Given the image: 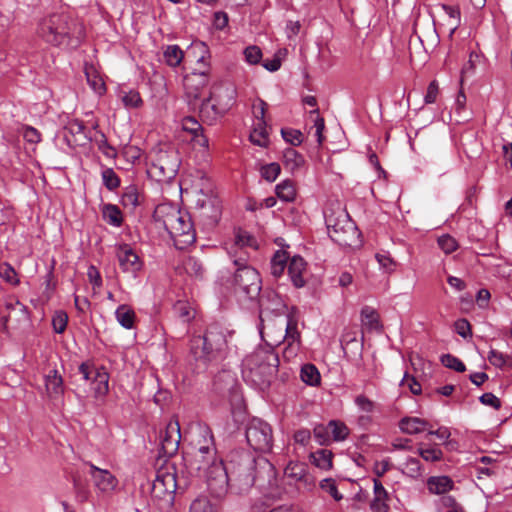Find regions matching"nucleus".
<instances>
[{
    "label": "nucleus",
    "mask_w": 512,
    "mask_h": 512,
    "mask_svg": "<svg viewBox=\"0 0 512 512\" xmlns=\"http://www.w3.org/2000/svg\"><path fill=\"white\" fill-rule=\"evenodd\" d=\"M37 33L45 42L54 46L67 45L77 48L85 36L83 24L66 14H52L44 18Z\"/></svg>",
    "instance_id": "nucleus-1"
},
{
    "label": "nucleus",
    "mask_w": 512,
    "mask_h": 512,
    "mask_svg": "<svg viewBox=\"0 0 512 512\" xmlns=\"http://www.w3.org/2000/svg\"><path fill=\"white\" fill-rule=\"evenodd\" d=\"M153 219L168 232L177 249H184L195 242L196 232L188 213L171 204H159Z\"/></svg>",
    "instance_id": "nucleus-2"
},
{
    "label": "nucleus",
    "mask_w": 512,
    "mask_h": 512,
    "mask_svg": "<svg viewBox=\"0 0 512 512\" xmlns=\"http://www.w3.org/2000/svg\"><path fill=\"white\" fill-rule=\"evenodd\" d=\"M227 339L224 328L217 324H210L203 336L191 339L190 352L196 361L203 363L218 362L225 358Z\"/></svg>",
    "instance_id": "nucleus-3"
},
{
    "label": "nucleus",
    "mask_w": 512,
    "mask_h": 512,
    "mask_svg": "<svg viewBox=\"0 0 512 512\" xmlns=\"http://www.w3.org/2000/svg\"><path fill=\"white\" fill-rule=\"evenodd\" d=\"M249 377L260 388L270 385L279 367V357L271 346L260 347L247 359Z\"/></svg>",
    "instance_id": "nucleus-4"
},
{
    "label": "nucleus",
    "mask_w": 512,
    "mask_h": 512,
    "mask_svg": "<svg viewBox=\"0 0 512 512\" xmlns=\"http://www.w3.org/2000/svg\"><path fill=\"white\" fill-rule=\"evenodd\" d=\"M329 237L343 247H358L361 244L360 233L348 213L340 211L325 216Z\"/></svg>",
    "instance_id": "nucleus-5"
},
{
    "label": "nucleus",
    "mask_w": 512,
    "mask_h": 512,
    "mask_svg": "<svg viewBox=\"0 0 512 512\" xmlns=\"http://www.w3.org/2000/svg\"><path fill=\"white\" fill-rule=\"evenodd\" d=\"M246 440L249 446L259 452H269L272 448V429L261 419H252L246 427Z\"/></svg>",
    "instance_id": "nucleus-6"
},
{
    "label": "nucleus",
    "mask_w": 512,
    "mask_h": 512,
    "mask_svg": "<svg viewBox=\"0 0 512 512\" xmlns=\"http://www.w3.org/2000/svg\"><path fill=\"white\" fill-rule=\"evenodd\" d=\"M233 284L235 292L243 293L248 299H256L261 292V278L258 271L250 266L237 268Z\"/></svg>",
    "instance_id": "nucleus-7"
},
{
    "label": "nucleus",
    "mask_w": 512,
    "mask_h": 512,
    "mask_svg": "<svg viewBox=\"0 0 512 512\" xmlns=\"http://www.w3.org/2000/svg\"><path fill=\"white\" fill-rule=\"evenodd\" d=\"M213 391L227 399L233 407H238L243 402L240 386L231 371H221L214 377Z\"/></svg>",
    "instance_id": "nucleus-8"
},
{
    "label": "nucleus",
    "mask_w": 512,
    "mask_h": 512,
    "mask_svg": "<svg viewBox=\"0 0 512 512\" xmlns=\"http://www.w3.org/2000/svg\"><path fill=\"white\" fill-rule=\"evenodd\" d=\"M223 92L224 96L227 97V101L224 103H211L212 94L208 98L203 99L199 111L203 122L210 125L213 124L235 104L236 90L233 87H226Z\"/></svg>",
    "instance_id": "nucleus-9"
},
{
    "label": "nucleus",
    "mask_w": 512,
    "mask_h": 512,
    "mask_svg": "<svg viewBox=\"0 0 512 512\" xmlns=\"http://www.w3.org/2000/svg\"><path fill=\"white\" fill-rule=\"evenodd\" d=\"M178 487L176 474L170 472H158L151 486V496L155 499L172 503Z\"/></svg>",
    "instance_id": "nucleus-10"
},
{
    "label": "nucleus",
    "mask_w": 512,
    "mask_h": 512,
    "mask_svg": "<svg viewBox=\"0 0 512 512\" xmlns=\"http://www.w3.org/2000/svg\"><path fill=\"white\" fill-rule=\"evenodd\" d=\"M292 311L287 316V322L285 324L282 323L280 327V335L279 338H283L287 341L288 345L284 350V357H291L296 355L299 346H300V332L298 331L297 325L298 320L293 315L292 312H294L296 309L292 307Z\"/></svg>",
    "instance_id": "nucleus-11"
},
{
    "label": "nucleus",
    "mask_w": 512,
    "mask_h": 512,
    "mask_svg": "<svg viewBox=\"0 0 512 512\" xmlns=\"http://www.w3.org/2000/svg\"><path fill=\"white\" fill-rule=\"evenodd\" d=\"M207 486L212 495L217 498L222 497L227 492L229 482L228 473L222 462L213 466V468L205 473Z\"/></svg>",
    "instance_id": "nucleus-12"
},
{
    "label": "nucleus",
    "mask_w": 512,
    "mask_h": 512,
    "mask_svg": "<svg viewBox=\"0 0 512 512\" xmlns=\"http://www.w3.org/2000/svg\"><path fill=\"white\" fill-rule=\"evenodd\" d=\"M161 449L165 456H173L179 448L181 433L178 421H170L159 435Z\"/></svg>",
    "instance_id": "nucleus-13"
},
{
    "label": "nucleus",
    "mask_w": 512,
    "mask_h": 512,
    "mask_svg": "<svg viewBox=\"0 0 512 512\" xmlns=\"http://www.w3.org/2000/svg\"><path fill=\"white\" fill-rule=\"evenodd\" d=\"M257 298L259 302L260 321L262 326V328L260 329V333L263 336L264 313L273 312L276 314H281L282 310L286 308V306L283 303L281 297L274 290H265L263 294L259 295Z\"/></svg>",
    "instance_id": "nucleus-14"
},
{
    "label": "nucleus",
    "mask_w": 512,
    "mask_h": 512,
    "mask_svg": "<svg viewBox=\"0 0 512 512\" xmlns=\"http://www.w3.org/2000/svg\"><path fill=\"white\" fill-rule=\"evenodd\" d=\"M116 256L123 272L131 273L135 276L136 273L141 270L142 262L130 245H119L117 247Z\"/></svg>",
    "instance_id": "nucleus-15"
},
{
    "label": "nucleus",
    "mask_w": 512,
    "mask_h": 512,
    "mask_svg": "<svg viewBox=\"0 0 512 512\" xmlns=\"http://www.w3.org/2000/svg\"><path fill=\"white\" fill-rule=\"evenodd\" d=\"M199 437L203 438V446H200V440H192L190 443V449L185 452V455L201 456V454H208V457H214L216 455V449L214 445L213 435L208 427L199 428Z\"/></svg>",
    "instance_id": "nucleus-16"
},
{
    "label": "nucleus",
    "mask_w": 512,
    "mask_h": 512,
    "mask_svg": "<svg viewBox=\"0 0 512 512\" xmlns=\"http://www.w3.org/2000/svg\"><path fill=\"white\" fill-rule=\"evenodd\" d=\"M208 84L206 70L195 69L190 75L184 78V88L189 99L197 100L200 97L201 90Z\"/></svg>",
    "instance_id": "nucleus-17"
},
{
    "label": "nucleus",
    "mask_w": 512,
    "mask_h": 512,
    "mask_svg": "<svg viewBox=\"0 0 512 512\" xmlns=\"http://www.w3.org/2000/svg\"><path fill=\"white\" fill-rule=\"evenodd\" d=\"M85 130L83 122L70 121L63 129V137L67 145L70 147L85 145L91 139Z\"/></svg>",
    "instance_id": "nucleus-18"
},
{
    "label": "nucleus",
    "mask_w": 512,
    "mask_h": 512,
    "mask_svg": "<svg viewBox=\"0 0 512 512\" xmlns=\"http://www.w3.org/2000/svg\"><path fill=\"white\" fill-rule=\"evenodd\" d=\"M154 167L158 168L167 179L173 178L179 167L177 153L175 151L161 152Z\"/></svg>",
    "instance_id": "nucleus-19"
},
{
    "label": "nucleus",
    "mask_w": 512,
    "mask_h": 512,
    "mask_svg": "<svg viewBox=\"0 0 512 512\" xmlns=\"http://www.w3.org/2000/svg\"><path fill=\"white\" fill-rule=\"evenodd\" d=\"M89 466L90 475L99 490L106 492L116 487L117 479L108 470L100 469L91 463Z\"/></svg>",
    "instance_id": "nucleus-20"
},
{
    "label": "nucleus",
    "mask_w": 512,
    "mask_h": 512,
    "mask_svg": "<svg viewBox=\"0 0 512 512\" xmlns=\"http://www.w3.org/2000/svg\"><path fill=\"white\" fill-rule=\"evenodd\" d=\"M200 205V217L206 219V223L215 226L221 215V210L217 198L208 197L206 200H198Z\"/></svg>",
    "instance_id": "nucleus-21"
},
{
    "label": "nucleus",
    "mask_w": 512,
    "mask_h": 512,
    "mask_svg": "<svg viewBox=\"0 0 512 512\" xmlns=\"http://www.w3.org/2000/svg\"><path fill=\"white\" fill-rule=\"evenodd\" d=\"M45 388L50 399H59L64 394V383L62 376L57 370H50L45 375Z\"/></svg>",
    "instance_id": "nucleus-22"
},
{
    "label": "nucleus",
    "mask_w": 512,
    "mask_h": 512,
    "mask_svg": "<svg viewBox=\"0 0 512 512\" xmlns=\"http://www.w3.org/2000/svg\"><path fill=\"white\" fill-rule=\"evenodd\" d=\"M254 464V461H248L247 464L240 465L238 472L233 478V480L237 482L243 490L251 488L257 480Z\"/></svg>",
    "instance_id": "nucleus-23"
},
{
    "label": "nucleus",
    "mask_w": 512,
    "mask_h": 512,
    "mask_svg": "<svg viewBox=\"0 0 512 512\" xmlns=\"http://www.w3.org/2000/svg\"><path fill=\"white\" fill-rule=\"evenodd\" d=\"M184 461L187 467L190 469V472H208L210 471L214 465L219 464L216 460V455L214 457H208V454H201V456L184 455Z\"/></svg>",
    "instance_id": "nucleus-24"
},
{
    "label": "nucleus",
    "mask_w": 512,
    "mask_h": 512,
    "mask_svg": "<svg viewBox=\"0 0 512 512\" xmlns=\"http://www.w3.org/2000/svg\"><path fill=\"white\" fill-rule=\"evenodd\" d=\"M305 271L306 262L304 259L298 255L293 256L288 264V274L296 288H301L305 285L306 281L303 277Z\"/></svg>",
    "instance_id": "nucleus-25"
},
{
    "label": "nucleus",
    "mask_w": 512,
    "mask_h": 512,
    "mask_svg": "<svg viewBox=\"0 0 512 512\" xmlns=\"http://www.w3.org/2000/svg\"><path fill=\"white\" fill-rule=\"evenodd\" d=\"M431 428L429 422L418 417H404L399 421V428L403 433L415 435Z\"/></svg>",
    "instance_id": "nucleus-26"
},
{
    "label": "nucleus",
    "mask_w": 512,
    "mask_h": 512,
    "mask_svg": "<svg viewBox=\"0 0 512 512\" xmlns=\"http://www.w3.org/2000/svg\"><path fill=\"white\" fill-rule=\"evenodd\" d=\"M454 482L449 476H431L427 479V488L432 494H444L452 490Z\"/></svg>",
    "instance_id": "nucleus-27"
},
{
    "label": "nucleus",
    "mask_w": 512,
    "mask_h": 512,
    "mask_svg": "<svg viewBox=\"0 0 512 512\" xmlns=\"http://www.w3.org/2000/svg\"><path fill=\"white\" fill-rule=\"evenodd\" d=\"M85 75L90 87L99 95L106 91L105 83L93 65L85 66Z\"/></svg>",
    "instance_id": "nucleus-28"
},
{
    "label": "nucleus",
    "mask_w": 512,
    "mask_h": 512,
    "mask_svg": "<svg viewBox=\"0 0 512 512\" xmlns=\"http://www.w3.org/2000/svg\"><path fill=\"white\" fill-rule=\"evenodd\" d=\"M182 268L190 276L202 278L204 267L199 259L194 256H187L182 261Z\"/></svg>",
    "instance_id": "nucleus-29"
},
{
    "label": "nucleus",
    "mask_w": 512,
    "mask_h": 512,
    "mask_svg": "<svg viewBox=\"0 0 512 512\" xmlns=\"http://www.w3.org/2000/svg\"><path fill=\"white\" fill-rule=\"evenodd\" d=\"M277 197L285 202H293L296 197V189L291 180H284L275 187Z\"/></svg>",
    "instance_id": "nucleus-30"
},
{
    "label": "nucleus",
    "mask_w": 512,
    "mask_h": 512,
    "mask_svg": "<svg viewBox=\"0 0 512 512\" xmlns=\"http://www.w3.org/2000/svg\"><path fill=\"white\" fill-rule=\"evenodd\" d=\"M117 321L126 329H131L134 326L135 312L128 305H120L115 312Z\"/></svg>",
    "instance_id": "nucleus-31"
},
{
    "label": "nucleus",
    "mask_w": 512,
    "mask_h": 512,
    "mask_svg": "<svg viewBox=\"0 0 512 512\" xmlns=\"http://www.w3.org/2000/svg\"><path fill=\"white\" fill-rule=\"evenodd\" d=\"M288 258H289V256H288L287 252L282 251V250L276 251V253L272 257V259H271V274L275 278L280 277L284 273Z\"/></svg>",
    "instance_id": "nucleus-32"
},
{
    "label": "nucleus",
    "mask_w": 512,
    "mask_h": 512,
    "mask_svg": "<svg viewBox=\"0 0 512 512\" xmlns=\"http://www.w3.org/2000/svg\"><path fill=\"white\" fill-rule=\"evenodd\" d=\"M103 218L111 225L119 227L123 222V217L118 206L105 204L102 208Z\"/></svg>",
    "instance_id": "nucleus-33"
},
{
    "label": "nucleus",
    "mask_w": 512,
    "mask_h": 512,
    "mask_svg": "<svg viewBox=\"0 0 512 512\" xmlns=\"http://www.w3.org/2000/svg\"><path fill=\"white\" fill-rule=\"evenodd\" d=\"M164 60L167 65L176 67L184 58V53L178 45H169L164 51Z\"/></svg>",
    "instance_id": "nucleus-34"
},
{
    "label": "nucleus",
    "mask_w": 512,
    "mask_h": 512,
    "mask_svg": "<svg viewBox=\"0 0 512 512\" xmlns=\"http://www.w3.org/2000/svg\"><path fill=\"white\" fill-rule=\"evenodd\" d=\"M108 381L109 375L106 370L101 367L99 372L96 373V376L93 378L92 382L96 396H103L108 392Z\"/></svg>",
    "instance_id": "nucleus-35"
},
{
    "label": "nucleus",
    "mask_w": 512,
    "mask_h": 512,
    "mask_svg": "<svg viewBox=\"0 0 512 512\" xmlns=\"http://www.w3.org/2000/svg\"><path fill=\"white\" fill-rule=\"evenodd\" d=\"M300 376L302 381L310 386L318 385L321 380L320 373L313 364L303 365Z\"/></svg>",
    "instance_id": "nucleus-36"
},
{
    "label": "nucleus",
    "mask_w": 512,
    "mask_h": 512,
    "mask_svg": "<svg viewBox=\"0 0 512 512\" xmlns=\"http://www.w3.org/2000/svg\"><path fill=\"white\" fill-rule=\"evenodd\" d=\"M283 162L290 170H295L304 163V158L295 149L287 148L283 154Z\"/></svg>",
    "instance_id": "nucleus-37"
},
{
    "label": "nucleus",
    "mask_w": 512,
    "mask_h": 512,
    "mask_svg": "<svg viewBox=\"0 0 512 512\" xmlns=\"http://www.w3.org/2000/svg\"><path fill=\"white\" fill-rule=\"evenodd\" d=\"M121 203L125 208L134 210L139 205V195L136 186H128L121 198Z\"/></svg>",
    "instance_id": "nucleus-38"
},
{
    "label": "nucleus",
    "mask_w": 512,
    "mask_h": 512,
    "mask_svg": "<svg viewBox=\"0 0 512 512\" xmlns=\"http://www.w3.org/2000/svg\"><path fill=\"white\" fill-rule=\"evenodd\" d=\"M487 359L497 368H503L504 366L512 368V356L503 354L495 349L489 351Z\"/></svg>",
    "instance_id": "nucleus-39"
},
{
    "label": "nucleus",
    "mask_w": 512,
    "mask_h": 512,
    "mask_svg": "<svg viewBox=\"0 0 512 512\" xmlns=\"http://www.w3.org/2000/svg\"><path fill=\"white\" fill-rule=\"evenodd\" d=\"M327 426L334 441H343L349 435L348 427L341 421L331 420Z\"/></svg>",
    "instance_id": "nucleus-40"
},
{
    "label": "nucleus",
    "mask_w": 512,
    "mask_h": 512,
    "mask_svg": "<svg viewBox=\"0 0 512 512\" xmlns=\"http://www.w3.org/2000/svg\"><path fill=\"white\" fill-rule=\"evenodd\" d=\"M190 512H217V508L206 496H200L191 503Z\"/></svg>",
    "instance_id": "nucleus-41"
},
{
    "label": "nucleus",
    "mask_w": 512,
    "mask_h": 512,
    "mask_svg": "<svg viewBox=\"0 0 512 512\" xmlns=\"http://www.w3.org/2000/svg\"><path fill=\"white\" fill-rule=\"evenodd\" d=\"M312 456L314 458L315 465L319 468L330 469L332 467L333 454L331 451L321 449L316 451Z\"/></svg>",
    "instance_id": "nucleus-42"
},
{
    "label": "nucleus",
    "mask_w": 512,
    "mask_h": 512,
    "mask_svg": "<svg viewBox=\"0 0 512 512\" xmlns=\"http://www.w3.org/2000/svg\"><path fill=\"white\" fill-rule=\"evenodd\" d=\"M192 50L199 51L200 53V56L197 59V64L199 65L198 69L206 70L208 74L209 64L207 62V59L210 57L208 47L203 42H199L193 45Z\"/></svg>",
    "instance_id": "nucleus-43"
},
{
    "label": "nucleus",
    "mask_w": 512,
    "mask_h": 512,
    "mask_svg": "<svg viewBox=\"0 0 512 512\" xmlns=\"http://www.w3.org/2000/svg\"><path fill=\"white\" fill-rule=\"evenodd\" d=\"M102 179L104 186L110 191L120 186V178L112 168H106L102 171Z\"/></svg>",
    "instance_id": "nucleus-44"
},
{
    "label": "nucleus",
    "mask_w": 512,
    "mask_h": 512,
    "mask_svg": "<svg viewBox=\"0 0 512 512\" xmlns=\"http://www.w3.org/2000/svg\"><path fill=\"white\" fill-rule=\"evenodd\" d=\"M310 114L316 116L314 119L315 136H316L318 145L321 146L325 140V137L323 135V131L325 129L324 118L319 115L318 108H315L312 111H310Z\"/></svg>",
    "instance_id": "nucleus-45"
},
{
    "label": "nucleus",
    "mask_w": 512,
    "mask_h": 512,
    "mask_svg": "<svg viewBox=\"0 0 512 512\" xmlns=\"http://www.w3.org/2000/svg\"><path fill=\"white\" fill-rule=\"evenodd\" d=\"M417 452L427 462H438L443 459V452L438 448H423L420 444Z\"/></svg>",
    "instance_id": "nucleus-46"
},
{
    "label": "nucleus",
    "mask_w": 512,
    "mask_h": 512,
    "mask_svg": "<svg viewBox=\"0 0 512 512\" xmlns=\"http://www.w3.org/2000/svg\"><path fill=\"white\" fill-rule=\"evenodd\" d=\"M441 363L452 370L457 372H464L466 370L465 364L457 357L451 354H444L441 356Z\"/></svg>",
    "instance_id": "nucleus-47"
},
{
    "label": "nucleus",
    "mask_w": 512,
    "mask_h": 512,
    "mask_svg": "<svg viewBox=\"0 0 512 512\" xmlns=\"http://www.w3.org/2000/svg\"><path fill=\"white\" fill-rule=\"evenodd\" d=\"M358 334L359 329L357 326L345 328L340 339L342 348L345 349L348 345L356 343Z\"/></svg>",
    "instance_id": "nucleus-48"
},
{
    "label": "nucleus",
    "mask_w": 512,
    "mask_h": 512,
    "mask_svg": "<svg viewBox=\"0 0 512 512\" xmlns=\"http://www.w3.org/2000/svg\"><path fill=\"white\" fill-rule=\"evenodd\" d=\"M99 138H96L95 141L98 145L99 150L107 157L115 158L117 153L114 147H112L105 136L104 133L98 132Z\"/></svg>",
    "instance_id": "nucleus-49"
},
{
    "label": "nucleus",
    "mask_w": 512,
    "mask_h": 512,
    "mask_svg": "<svg viewBox=\"0 0 512 512\" xmlns=\"http://www.w3.org/2000/svg\"><path fill=\"white\" fill-rule=\"evenodd\" d=\"M0 277L10 284H19L15 269L8 263L0 264Z\"/></svg>",
    "instance_id": "nucleus-50"
},
{
    "label": "nucleus",
    "mask_w": 512,
    "mask_h": 512,
    "mask_svg": "<svg viewBox=\"0 0 512 512\" xmlns=\"http://www.w3.org/2000/svg\"><path fill=\"white\" fill-rule=\"evenodd\" d=\"M280 171H281V168L278 163H270V164L264 165L261 168V175L265 180H267L269 182H273L276 180V178L280 174Z\"/></svg>",
    "instance_id": "nucleus-51"
},
{
    "label": "nucleus",
    "mask_w": 512,
    "mask_h": 512,
    "mask_svg": "<svg viewBox=\"0 0 512 512\" xmlns=\"http://www.w3.org/2000/svg\"><path fill=\"white\" fill-rule=\"evenodd\" d=\"M438 245L446 254H450L458 248L456 239L448 234L438 238Z\"/></svg>",
    "instance_id": "nucleus-52"
},
{
    "label": "nucleus",
    "mask_w": 512,
    "mask_h": 512,
    "mask_svg": "<svg viewBox=\"0 0 512 512\" xmlns=\"http://www.w3.org/2000/svg\"><path fill=\"white\" fill-rule=\"evenodd\" d=\"M282 137L293 146H299L303 141V135L299 130L295 129H282Z\"/></svg>",
    "instance_id": "nucleus-53"
},
{
    "label": "nucleus",
    "mask_w": 512,
    "mask_h": 512,
    "mask_svg": "<svg viewBox=\"0 0 512 512\" xmlns=\"http://www.w3.org/2000/svg\"><path fill=\"white\" fill-rule=\"evenodd\" d=\"M407 474L412 478H418L422 475V465L419 459L410 457L405 463Z\"/></svg>",
    "instance_id": "nucleus-54"
},
{
    "label": "nucleus",
    "mask_w": 512,
    "mask_h": 512,
    "mask_svg": "<svg viewBox=\"0 0 512 512\" xmlns=\"http://www.w3.org/2000/svg\"><path fill=\"white\" fill-rule=\"evenodd\" d=\"M250 140L255 145L265 147L268 143V133L265 127L255 128L250 134Z\"/></svg>",
    "instance_id": "nucleus-55"
},
{
    "label": "nucleus",
    "mask_w": 512,
    "mask_h": 512,
    "mask_svg": "<svg viewBox=\"0 0 512 512\" xmlns=\"http://www.w3.org/2000/svg\"><path fill=\"white\" fill-rule=\"evenodd\" d=\"M182 128L184 131L192 134V136H197V133L203 132L201 124L194 117L190 116L182 120Z\"/></svg>",
    "instance_id": "nucleus-56"
},
{
    "label": "nucleus",
    "mask_w": 512,
    "mask_h": 512,
    "mask_svg": "<svg viewBox=\"0 0 512 512\" xmlns=\"http://www.w3.org/2000/svg\"><path fill=\"white\" fill-rule=\"evenodd\" d=\"M67 322H68V316L65 312H63V311L56 312L52 319V325H53L54 331L59 334L63 333L66 329Z\"/></svg>",
    "instance_id": "nucleus-57"
},
{
    "label": "nucleus",
    "mask_w": 512,
    "mask_h": 512,
    "mask_svg": "<svg viewBox=\"0 0 512 512\" xmlns=\"http://www.w3.org/2000/svg\"><path fill=\"white\" fill-rule=\"evenodd\" d=\"M389 500V494L385 496H374L370 508L373 512H389V505L387 501Z\"/></svg>",
    "instance_id": "nucleus-58"
},
{
    "label": "nucleus",
    "mask_w": 512,
    "mask_h": 512,
    "mask_svg": "<svg viewBox=\"0 0 512 512\" xmlns=\"http://www.w3.org/2000/svg\"><path fill=\"white\" fill-rule=\"evenodd\" d=\"M314 437L320 445H327L330 442V432L328 426L322 424L317 425L314 430Z\"/></svg>",
    "instance_id": "nucleus-59"
},
{
    "label": "nucleus",
    "mask_w": 512,
    "mask_h": 512,
    "mask_svg": "<svg viewBox=\"0 0 512 512\" xmlns=\"http://www.w3.org/2000/svg\"><path fill=\"white\" fill-rule=\"evenodd\" d=\"M245 59L250 64H258L262 58L261 49L258 46H249L244 50Z\"/></svg>",
    "instance_id": "nucleus-60"
},
{
    "label": "nucleus",
    "mask_w": 512,
    "mask_h": 512,
    "mask_svg": "<svg viewBox=\"0 0 512 512\" xmlns=\"http://www.w3.org/2000/svg\"><path fill=\"white\" fill-rule=\"evenodd\" d=\"M100 368H96L94 365L84 362L79 366V372L81 373L83 379L86 381L93 382V378L96 376Z\"/></svg>",
    "instance_id": "nucleus-61"
},
{
    "label": "nucleus",
    "mask_w": 512,
    "mask_h": 512,
    "mask_svg": "<svg viewBox=\"0 0 512 512\" xmlns=\"http://www.w3.org/2000/svg\"><path fill=\"white\" fill-rule=\"evenodd\" d=\"M321 488L328 492L336 501H340L343 496L339 493L335 482L331 479H325L321 483Z\"/></svg>",
    "instance_id": "nucleus-62"
},
{
    "label": "nucleus",
    "mask_w": 512,
    "mask_h": 512,
    "mask_svg": "<svg viewBox=\"0 0 512 512\" xmlns=\"http://www.w3.org/2000/svg\"><path fill=\"white\" fill-rule=\"evenodd\" d=\"M455 331L462 336L463 338H467L472 335L471 325L466 319H459L455 322Z\"/></svg>",
    "instance_id": "nucleus-63"
},
{
    "label": "nucleus",
    "mask_w": 512,
    "mask_h": 512,
    "mask_svg": "<svg viewBox=\"0 0 512 512\" xmlns=\"http://www.w3.org/2000/svg\"><path fill=\"white\" fill-rule=\"evenodd\" d=\"M480 402L484 405L491 406L494 409L498 410L501 408V401L497 398L493 393L487 392L480 396Z\"/></svg>",
    "instance_id": "nucleus-64"
}]
</instances>
